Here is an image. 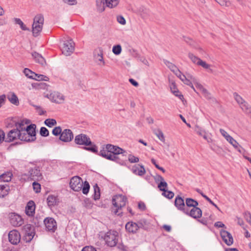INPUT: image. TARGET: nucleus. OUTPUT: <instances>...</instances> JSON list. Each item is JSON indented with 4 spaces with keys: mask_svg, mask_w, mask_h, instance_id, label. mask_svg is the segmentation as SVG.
Instances as JSON below:
<instances>
[{
    "mask_svg": "<svg viewBox=\"0 0 251 251\" xmlns=\"http://www.w3.org/2000/svg\"><path fill=\"white\" fill-rule=\"evenodd\" d=\"M25 180L27 181H38L42 179V175L39 167L34 166L30 167L26 173L22 175Z\"/></svg>",
    "mask_w": 251,
    "mask_h": 251,
    "instance_id": "f257e3e1",
    "label": "nucleus"
},
{
    "mask_svg": "<svg viewBox=\"0 0 251 251\" xmlns=\"http://www.w3.org/2000/svg\"><path fill=\"white\" fill-rule=\"evenodd\" d=\"M233 96L242 111L251 118V105L237 93H233Z\"/></svg>",
    "mask_w": 251,
    "mask_h": 251,
    "instance_id": "f03ea898",
    "label": "nucleus"
},
{
    "mask_svg": "<svg viewBox=\"0 0 251 251\" xmlns=\"http://www.w3.org/2000/svg\"><path fill=\"white\" fill-rule=\"evenodd\" d=\"M44 22V18L42 14H38L34 17L32 25V34L34 37L38 36L42 30Z\"/></svg>",
    "mask_w": 251,
    "mask_h": 251,
    "instance_id": "7ed1b4c3",
    "label": "nucleus"
},
{
    "mask_svg": "<svg viewBox=\"0 0 251 251\" xmlns=\"http://www.w3.org/2000/svg\"><path fill=\"white\" fill-rule=\"evenodd\" d=\"M127 201V199L126 197L121 195L115 196L112 199V203L114 206L116 208L113 209L114 212L115 214L120 215L121 213H119L120 210L123 207L125 206Z\"/></svg>",
    "mask_w": 251,
    "mask_h": 251,
    "instance_id": "20e7f679",
    "label": "nucleus"
},
{
    "mask_svg": "<svg viewBox=\"0 0 251 251\" xmlns=\"http://www.w3.org/2000/svg\"><path fill=\"white\" fill-rule=\"evenodd\" d=\"M99 155L107 159L115 161L116 162L119 163L122 165H124L126 164V163L124 162V160H121L119 157L111 154L110 151H108L106 147L105 148H103V149L100 151Z\"/></svg>",
    "mask_w": 251,
    "mask_h": 251,
    "instance_id": "39448f33",
    "label": "nucleus"
},
{
    "mask_svg": "<svg viewBox=\"0 0 251 251\" xmlns=\"http://www.w3.org/2000/svg\"><path fill=\"white\" fill-rule=\"evenodd\" d=\"M106 244L109 247L115 246L118 242V233L115 231L107 232L104 237Z\"/></svg>",
    "mask_w": 251,
    "mask_h": 251,
    "instance_id": "423d86ee",
    "label": "nucleus"
},
{
    "mask_svg": "<svg viewBox=\"0 0 251 251\" xmlns=\"http://www.w3.org/2000/svg\"><path fill=\"white\" fill-rule=\"evenodd\" d=\"M106 148L112 155L117 156V155L122 154L123 157H124L122 160H124L125 162L127 155V152L126 151L118 146H114L111 144H107L106 145Z\"/></svg>",
    "mask_w": 251,
    "mask_h": 251,
    "instance_id": "0eeeda50",
    "label": "nucleus"
},
{
    "mask_svg": "<svg viewBox=\"0 0 251 251\" xmlns=\"http://www.w3.org/2000/svg\"><path fill=\"white\" fill-rule=\"evenodd\" d=\"M75 43L72 39L64 41L62 47V53L66 56L70 55L75 50Z\"/></svg>",
    "mask_w": 251,
    "mask_h": 251,
    "instance_id": "6e6552de",
    "label": "nucleus"
},
{
    "mask_svg": "<svg viewBox=\"0 0 251 251\" xmlns=\"http://www.w3.org/2000/svg\"><path fill=\"white\" fill-rule=\"evenodd\" d=\"M74 141L76 144L78 145L88 146L89 145L92 144V142L89 137L82 133L75 136Z\"/></svg>",
    "mask_w": 251,
    "mask_h": 251,
    "instance_id": "1a4fd4ad",
    "label": "nucleus"
},
{
    "mask_svg": "<svg viewBox=\"0 0 251 251\" xmlns=\"http://www.w3.org/2000/svg\"><path fill=\"white\" fill-rule=\"evenodd\" d=\"M82 185L83 181L80 177L75 176L71 178L70 186L74 191L78 192L81 190Z\"/></svg>",
    "mask_w": 251,
    "mask_h": 251,
    "instance_id": "9d476101",
    "label": "nucleus"
},
{
    "mask_svg": "<svg viewBox=\"0 0 251 251\" xmlns=\"http://www.w3.org/2000/svg\"><path fill=\"white\" fill-rule=\"evenodd\" d=\"M46 229L54 232L57 228V224L55 220L51 217H47L43 221Z\"/></svg>",
    "mask_w": 251,
    "mask_h": 251,
    "instance_id": "9b49d317",
    "label": "nucleus"
},
{
    "mask_svg": "<svg viewBox=\"0 0 251 251\" xmlns=\"http://www.w3.org/2000/svg\"><path fill=\"white\" fill-rule=\"evenodd\" d=\"M9 218L10 224L14 226H20L24 223L21 216L15 213H11Z\"/></svg>",
    "mask_w": 251,
    "mask_h": 251,
    "instance_id": "f8f14e48",
    "label": "nucleus"
},
{
    "mask_svg": "<svg viewBox=\"0 0 251 251\" xmlns=\"http://www.w3.org/2000/svg\"><path fill=\"white\" fill-rule=\"evenodd\" d=\"M47 97L52 102L57 103H62L64 101V96L57 92H53L47 95Z\"/></svg>",
    "mask_w": 251,
    "mask_h": 251,
    "instance_id": "ddd939ff",
    "label": "nucleus"
},
{
    "mask_svg": "<svg viewBox=\"0 0 251 251\" xmlns=\"http://www.w3.org/2000/svg\"><path fill=\"white\" fill-rule=\"evenodd\" d=\"M74 138V134L70 129H65L62 131V133L59 137V139L64 142H70Z\"/></svg>",
    "mask_w": 251,
    "mask_h": 251,
    "instance_id": "4468645a",
    "label": "nucleus"
},
{
    "mask_svg": "<svg viewBox=\"0 0 251 251\" xmlns=\"http://www.w3.org/2000/svg\"><path fill=\"white\" fill-rule=\"evenodd\" d=\"M184 213L196 219L200 218L202 215L201 210L198 207L193 208L190 210L187 208Z\"/></svg>",
    "mask_w": 251,
    "mask_h": 251,
    "instance_id": "2eb2a0df",
    "label": "nucleus"
},
{
    "mask_svg": "<svg viewBox=\"0 0 251 251\" xmlns=\"http://www.w3.org/2000/svg\"><path fill=\"white\" fill-rule=\"evenodd\" d=\"M20 132L18 129H13L10 130L6 136V142L10 143L18 139H20Z\"/></svg>",
    "mask_w": 251,
    "mask_h": 251,
    "instance_id": "dca6fc26",
    "label": "nucleus"
},
{
    "mask_svg": "<svg viewBox=\"0 0 251 251\" xmlns=\"http://www.w3.org/2000/svg\"><path fill=\"white\" fill-rule=\"evenodd\" d=\"M8 239L11 244L17 245L20 241L21 235L18 231L13 230L9 232L8 234Z\"/></svg>",
    "mask_w": 251,
    "mask_h": 251,
    "instance_id": "f3484780",
    "label": "nucleus"
},
{
    "mask_svg": "<svg viewBox=\"0 0 251 251\" xmlns=\"http://www.w3.org/2000/svg\"><path fill=\"white\" fill-rule=\"evenodd\" d=\"M220 235L223 240L227 246H230L233 244V237L229 232L222 229L220 231Z\"/></svg>",
    "mask_w": 251,
    "mask_h": 251,
    "instance_id": "a211bd4d",
    "label": "nucleus"
},
{
    "mask_svg": "<svg viewBox=\"0 0 251 251\" xmlns=\"http://www.w3.org/2000/svg\"><path fill=\"white\" fill-rule=\"evenodd\" d=\"M227 141L240 153L243 154L246 151L231 136Z\"/></svg>",
    "mask_w": 251,
    "mask_h": 251,
    "instance_id": "6ab92c4d",
    "label": "nucleus"
},
{
    "mask_svg": "<svg viewBox=\"0 0 251 251\" xmlns=\"http://www.w3.org/2000/svg\"><path fill=\"white\" fill-rule=\"evenodd\" d=\"M175 205L178 210H181L183 212H184L186 209L185 208L184 200L179 196H177L176 197Z\"/></svg>",
    "mask_w": 251,
    "mask_h": 251,
    "instance_id": "aec40b11",
    "label": "nucleus"
},
{
    "mask_svg": "<svg viewBox=\"0 0 251 251\" xmlns=\"http://www.w3.org/2000/svg\"><path fill=\"white\" fill-rule=\"evenodd\" d=\"M131 171L134 174L140 176H143L146 173L144 166L139 164L134 165L131 169Z\"/></svg>",
    "mask_w": 251,
    "mask_h": 251,
    "instance_id": "412c9836",
    "label": "nucleus"
},
{
    "mask_svg": "<svg viewBox=\"0 0 251 251\" xmlns=\"http://www.w3.org/2000/svg\"><path fill=\"white\" fill-rule=\"evenodd\" d=\"M35 209V204L33 201H29L25 207V212L27 215L29 216H32L34 213Z\"/></svg>",
    "mask_w": 251,
    "mask_h": 251,
    "instance_id": "4be33fe9",
    "label": "nucleus"
},
{
    "mask_svg": "<svg viewBox=\"0 0 251 251\" xmlns=\"http://www.w3.org/2000/svg\"><path fill=\"white\" fill-rule=\"evenodd\" d=\"M36 139V137L29 135L27 132H20V140L27 142H33Z\"/></svg>",
    "mask_w": 251,
    "mask_h": 251,
    "instance_id": "5701e85b",
    "label": "nucleus"
},
{
    "mask_svg": "<svg viewBox=\"0 0 251 251\" xmlns=\"http://www.w3.org/2000/svg\"><path fill=\"white\" fill-rule=\"evenodd\" d=\"M126 229L131 233H136L138 230V226L136 223L128 222L126 225Z\"/></svg>",
    "mask_w": 251,
    "mask_h": 251,
    "instance_id": "b1692460",
    "label": "nucleus"
},
{
    "mask_svg": "<svg viewBox=\"0 0 251 251\" xmlns=\"http://www.w3.org/2000/svg\"><path fill=\"white\" fill-rule=\"evenodd\" d=\"M59 202L58 199L54 195H50L47 198L48 205L50 207L56 205Z\"/></svg>",
    "mask_w": 251,
    "mask_h": 251,
    "instance_id": "393cba45",
    "label": "nucleus"
},
{
    "mask_svg": "<svg viewBox=\"0 0 251 251\" xmlns=\"http://www.w3.org/2000/svg\"><path fill=\"white\" fill-rule=\"evenodd\" d=\"M32 56L37 63L40 64L42 66L46 64V61L44 58L38 52H34L32 53Z\"/></svg>",
    "mask_w": 251,
    "mask_h": 251,
    "instance_id": "a878e982",
    "label": "nucleus"
},
{
    "mask_svg": "<svg viewBox=\"0 0 251 251\" xmlns=\"http://www.w3.org/2000/svg\"><path fill=\"white\" fill-rule=\"evenodd\" d=\"M29 121L28 120H26L25 122L24 121H22L20 123H16L15 124V126L16 127L15 129H18L20 132H24V130H25L26 126L25 125L29 124Z\"/></svg>",
    "mask_w": 251,
    "mask_h": 251,
    "instance_id": "bb28decb",
    "label": "nucleus"
},
{
    "mask_svg": "<svg viewBox=\"0 0 251 251\" xmlns=\"http://www.w3.org/2000/svg\"><path fill=\"white\" fill-rule=\"evenodd\" d=\"M36 125L35 124H31L28 126H26L25 130H24L25 132H27L29 135L36 137Z\"/></svg>",
    "mask_w": 251,
    "mask_h": 251,
    "instance_id": "cd10ccee",
    "label": "nucleus"
},
{
    "mask_svg": "<svg viewBox=\"0 0 251 251\" xmlns=\"http://www.w3.org/2000/svg\"><path fill=\"white\" fill-rule=\"evenodd\" d=\"M7 98L9 101L15 105H18L19 104V101L17 96L14 93H10L7 95Z\"/></svg>",
    "mask_w": 251,
    "mask_h": 251,
    "instance_id": "c85d7f7f",
    "label": "nucleus"
},
{
    "mask_svg": "<svg viewBox=\"0 0 251 251\" xmlns=\"http://www.w3.org/2000/svg\"><path fill=\"white\" fill-rule=\"evenodd\" d=\"M119 2L120 0H105L106 6L110 8L117 7Z\"/></svg>",
    "mask_w": 251,
    "mask_h": 251,
    "instance_id": "c756f323",
    "label": "nucleus"
},
{
    "mask_svg": "<svg viewBox=\"0 0 251 251\" xmlns=\"http://www.w3.org/2000/svg\"><path fill=\"white\" fill-rule=\"evenodd\" d=\"M12 176L11 172H7L0 176V179L4 182H9L11 180Z\"/></svg>",
    "mask_w": 251,
    "mask_h": 251,
    "instance_id": "7c9ffc66",
    "label": "nucleus"
},
{
    "mask_svg": "<svg viewBox=\"0 0 251 251\" xmlns=\"http://www.w3.org/2000/svg\"><path fill=\"white\" fill-rule=\"evenodd\" d=\"M185 203L187 207H193V208L197 207L199 204V203L197 201L191 198L186 199Z\"/></svg>",
    "mask_w": 251,
    "mask_h": 251,
    "instance_id": "2f4dec72",
    "label": "nucleus"
},
{
    "mask_svg": "<svg viewBox=\"0 0 251 251\" xmlns=\"http://www.w3.org/2000/svg\"><path fill=\"white\" fill-rule=\"evenodd\" d=\"M9 190V187L7 185H0V197L3 198L6 196Z\"/></svg>",
    "mask_w": 251,
    "mask_h": 251,
    "instance_id": "473e14b6",
    "label": "nucleus"
},
{
    "mask_svg": "<svg viewBox=\"0 0 251 251\" xmlns=\"http://www.w3.org/2000/svg\"><path fill=\"white\" fill-rule=\"evenodd\" d=\"M170 89L172 93H173L176 96L179 97L180 99L183 98V96L179 94V92L174 82H172L170 85Z\"/></svg>",
    "mask_w": 251,
    "mask_h": 251,
    "instance_id": "72a5a7b5",
    "label": "nucleus"
},
{
    "mask_svg": "<svg viewBox=\"0 0 251 251\" xmlns=\"http://www.w3.org/2000/svg\"><path fill=\"white\" fill-rule=\"evenodd\" d=\"M105 0H96L97 8L99 12H102L105 9Z\"/></svg>",
    "mask_w": 251,
    "mask_h": 251,
    "instance_id": "f704fd0d",
    "label": "nucleus"
},
{
    "mask_svg": "<svg viewBox=\"0 0 251 251\" xmlns=\"http://www.w3.org/2000/svg\"><path fill=\"white\" fill-rule=\"evenodd\" d=\"M158 178L160 180V182L158 184V187L160 191L163 192L167 187V183L164 181V179L162 176H158Z\"/></svg>",
    "mask_w": 251,
    "mask_h": 251,
    "instance_id": "c9c22d12",
    "label": "nucleus"
},
{
    "mask_svg": "<svg viewBox=\"0 0 251 251\" xmlns=\"http://www.w3.org/2000/svg\"><path fill=\"white\" fill-rule=\"evenodd\" d=\"M34 231H30V232H25L24 233V240L26 242H29L33 239L34 236Z\"/></svg>",
    "mask_w": 251,
    "mask_h": 251,
    "instance_id": "e433bc0d",
    "label": "nucleus"
},
{
    "mask_svg": "<svg viewBox=\"0 0 251 251\" xmlns=\"http://www.w3.org/2000/svg\"><path fill=\"white\" fill-rule=\"evenodd\" d=\"M188 57L194 64L197 65H198L200 62L201 60V58L195 55L193 53L191 52L188 53Z\"/></svg>",
    "mask_w": 251,
    "mask_h": 251,
    "instance_id": "4c0bfd02",
    "label": "nucleus"
},
{
    "mask_svg": "<svg viewBox=\"0 0 251 251\" xmlns=\"http://www.w3.org/2000/svg\"><path fill=\"white\" fill-rule=\"evenodd\" d=\"M93 187L94 191L93 198L95 200H98L100 199V188L98 186L97 184H96Z\"/></svg>",
    "mask_w": 251,
    "mask_h": 251,
    "instance_id": "58836bf2",
    "label": "nucleus"
},
{
    "mask_svg": "<svg viewBox=\"0 0 251 251\" xmlns=\"http://www.w3.org/2000/svg\"><path fill=\"white\" fill-rule=\"evenodd\" d=\"M24 73L26 76L32 79H33V78H35L37 75V74L31 71L27 68L24 69Z\"/></svg>",
    "mask_w": 251,
    "mask_h": 251,
    "instance_id": "ea45409f",
    "label": "nucleus"
},
{
    "mask_svg": "<svg viewBox=\"0 0 251 251\" xmlns=\"http://www.w3.org/2000/svg\"><path fill=\"white\" fill-rule=\"evenodd\" d=\"M94 57L96 61H100L102 63V65H105V62L103 59V52L101 50H99V52H98L97 54H95Z\"/></svg>",
    "mask_w": 251,
    "mask_h": 251,
    "instance_id": "a19ab883",
    "label": "nucleus"
},
{
    "mask_svg": "<svg viewBox=\"0 0 251 251\" xmlns=\"http://www.w3.org/2000/svg\"><path fill=\"white\" fill-rule=\"evenodd\" d=\"M163 62L164 64L174 73L176 72V71L178 69L174 64L170 62V61L166 60H164Z\"/></svg>",
    "mask_w": 251,
    "mask_h": 251,
    "instance_id": "79ce46f5",
    "label": "nucleus"
},
{
    "mask_svg": "<svg viewBox=\"0 0 251 251\" xmlns=\"http://www.w3.org/2000/svg\"><path fill=\"white\" fill-rule=\"evenodd\" d=\"M90 189V185L88 181H85L83 182V185L82 186V191L83 194L87 195Z\"/></svg>",
    "mask_w": 251,
    "mask_h": 251,
    "instance_id": "37998d69",
    "label": "nucleus"
},
{
    "mask_svg": "<svg viewBox=\"0 0 251 251\" xmlns=\"http://www.w3.org/2000/svg\"><path fill=\"white\" fill-rule=\"evenodd\" d=\"M89 147L85 146L84 149L87 151H91L94 153L98 152V148L95 144L92 142L91 145H89Z\"/></svg>",
    "mask_w": 251,
    "mask_h": 251,
    "instance_id": "c03bdc74",
    "label": "nucleus"
},
{
    "mask_svg": "<svg viewBox=\"0 0 251 251\" xmlns=\"http://www.w3.org/2000/svg\"><path fill=\"white\" fill-rule=\"evenodd\" d=\"M14 21L16 24H18L20 25V27L23 30L29 31V29L27 28L24 23L19 18H15Z\"/></svg>",
    "mask_w": 251,
    "mask_h": 251,
    "instance_id": "a18cd8bd",
    "label": "nucleus"
},
{
    "mask_svg": "<svg viewBox=\"0 0 251 251\" xmlns=\"http://www.w3.org/2000/svg\"><path fill=\"white\" fill-rule=\"evenodd\" d=\"M44 123L47 126L50 127H52L57 124L56 120L53 119H47L45 121Z\"/></svg>",
    "mask_w": 251,
    "mask_h": 251,
    "instance_id": "49530a36",
    "label": "nucleus"
},
{
    "mask_svg": "<svg viewBox=\"0 0 251 251\" xmlns=\"http://www.w3.org/2000/svg\"><path fill=\"white\" fill-rule=\"evenodd\" d=\"M199 86L202 91V93L204 97L206 99L208 100H211L212 99L211 95L207 91L206 89L204 88L201 85H200Z\"/></svg>",
    "mask_w": 251,
    "mask_h": 251,
    "instance_id": "de8ad7c7",
    "label": "nucleus"
},
{
    "mask_svg": "<svg viewBox=\"0 0 251 251\" xmlns=\"http://www.w3.org/2000/svg\"><path fill=\"white\" fill-rule=\"evenodd\" d=\"M112 51L115 55H119L122 51V47L120 45L114 46L112 49Z\"/></svg>",
    "mask_w": 251,
    "mask_h": 251,
    "instance_id": "09e8293b",
    "label": "nucleus"
},
{
    "mask_svg": "<svg viewBox=\"0 0 251 251\" xmlns=\"http://www.w3.org/2000/svg\"><path fill=\"white\" fill-rule=\"evenodd\" d=\"M189 78H190L193 81L195 80V78L193 76L190 75L187 76V78L185 80L183 83L187 85L190 86L191 88L194 89V86L192 85L191 81L189 79Z\"/></svg>",
    "mask_w": 251,
    "mask_h": 251,
    "instance_id": "8fccbe9b",
    "label": "nucleus"
},
{
    "mask_svg": "<svg viewBox=\"0 0 251 251\" xmlns=\"http://www.w3.org/2000/svg\"><path fill=\"white\" fill-rule=\"evenodd\" d=\"M162 195L169 199H172L174 196V194L173 192L168 191L166 189L163 191Z\"/></svg>",
    "mask_w": 251,
    "mask_h": 251,
    "instance_id": "3c124183",
    "label": "nucleus"
},
{
    "mask_svg": "<svg viewBox=\"0 0 251 251\" xmlns=\"http://www.w3.org/2000/svg\"><path fill=\"white\" fill-rule=\"evenodd\" d=\"M52 134L55 136L61 135L62 133V128L60 126L55 127L52 131Z\"/></svg>",
    "mask_w": 251,
    "mask_h": 251,
    "instance_id": "603ef678",
    "label": "nucleus"
},
{
    "mask_svg": "<svg viewBox=\"0 0 251 251\" xmlns=\"http://www.w3.org/2000/svg\"><path fill=\"white\" fill-rule=\"evenodd\" d=\"M215 0L221 6L228 7L230 4V1L228 0Z\"/></svg>",
    "mask_w": 251,
    "mask_h": 251,
    "instance_id": "864d4df0",
    "label": "nucleus"
},
{
    "mask_svg": "<svg viewBox=\"0 0 251 251\" xmlns=\"http://www.w3.org/2000/svg\"><path fill=\"white\" fill-rule=\"evenodd\" d=\"M33 190L35 191L36 193H39L40 192L41 190V185L40 184L37 182V181H34L32 183Z\"/></svg>",
    "mask_w": 251,
    "mask_h": 251,
    "instance_id": "5fc2aeb1",
    "label": "nucleus"
},
{
    "mask_svg": "<svg viewBox=\"0 0 251 251\" xmlns=\"http://www.w3.org/2000/svg\"><path fill=\"white\" fill-rule=\"evenodd\" d=\"M128 160L131 163H137L139 161V159L138 157H135V156L132 154H129L128 157Z\"/></svg>",
    "mask_w": 251,
    "mask_h": 251,
    "instance_id": "6e6d98bb",
    "label": "nucleus"
},
{
    "mask_svg": "<svg viewBox=\"0 0 251 251\" xmlns=\"http://www.w3.org/2000/svg\"><path fill=\"white\" fill-rule=\"evenodd\" d=\"M198 66H201L204 69L210 70L211 72L212 71V70L210 69V65L207 64L205 61H204L202 60H201L199 64H198Z\"/></svg>",
    "mask_w": 251,
    "mask_h": 251,
    "instance_id": "4d7b16f0",
    "label": "nucleus"
},
{
    "mask_svg": "<svg viewBox=\"0 0 251 251\" xmlns=\"http://www.w3.org/2000/svg\"><path fill=\"white\" fill-rule=\"evenodd\" d=\"M40 133L42 136L47 137L49 134V131L47 128L45 127H42L40 128Z\"/></svg>",
    "mask_w": 251,
    "mask_h": 251,
    "instance_id": "13d9d810",
    "label": "nucleus"
},
{
    "mask_svg": "<svg viewBox=\"0 0 251 251\" xmlns=\"http://www.w3.org/2000/svg\"><path fill=\"white\" fill-rule=\"evenodd\" d=\"M155 135L157 136V137L160 141L163 142L165 141L164 134L161 130L159 129L157 130L155 132Z\"/></svg>",
    "mask_w": 251,
    "mask_h": 251,
    "instance_id": "bf43d9fd",
    "label": "nucleus"
},
{
    "mask_svg": "<svg viewBox=\"0 0 251 251\" xmlns=\"http://www.w3.org/2000/svg\"><path fill=\"white\" fill-rule=\"evenodd\" d=\"M195 131L198 134L201 136H202L205 133L204 130H203L202 128L197 126H195Z\"/></svg>",
    "mask_w": 251,
    "mask_h": 251,
    "instance_id": "052dcab7",
    "label": "nucleus"
},
{
    "mask_svg": "<svg viewBox=\"0 0 251 251\" xmlns=\"http://www.w3.org/2000/svg\"><path fill=\"white\" fill-rule=\"evenodd\" d=\"M184 41L190 45V46L193 47L194 48H196L195 46V42L190 38L187 37H183Z\"/></svg>",
    "mask_w": 251,
    "mask_h": 251,
    "instance_id": "680f3d73",
    "label": "nucleus"
},
{
    "mask_svg": "<svg viewBox=\"0 0 251 251\" xmlns=\"http://www.w3.org/2000/svg\"><path fill=\"white\" fill-rule=\"evenodd\" d=\"M33 79H35L38 81H40V80L47 81L49 78L47 76H46L44 75L37 74V75L35 78H33Z\"/></svg>",
    "mask_w": 251,
    "mask_h": 251,
    "instance_id": "e2e57ef3",
    "label": "nucleus"
},
{
    "mask_svg": "<svg viewBox=\"0 0 251 251\" xmlns=\"http://www.w3.org/2000/svg\"><path fill=\"white\" fill-rule=\"evenodd\" d=\"M24 233L25 232H30L32 231H34L33 227L30 224H27L24 226L23 228Z\"/></svg>",
    "mask_w": 251,
    "mask_h": 251,
    "instance_id": "0e129e2a",
    "label": "nucleus"
},
{
    "mask_svg": "<svg viewBox=\"0 0 251 251\" xmlns=\"http://www.w3.org/2000/svg\"><path fill=\"white\" fill-rule=\"evenodd\" d=\"M220 132L222 135L223 136L225 137V138L226 139V140H228V139L230 138L231 137L230 135H229L224 129H220Z\"/></svg>",
    "mask_w": 251,
    "mask_h": 251,
    "instance_id": "69168bd1",
    "label": "nucleus"
},
{
    "mask_svg": "<svg viewBox=\"0 0 251 251\" xmlns=\"http://www.w3.org/2000/svg\"><path fill=\"white\" fill-rule=\"evenodd\" d=\"M136 224L138 226V229L141 228H144L145 226L146 225V221L145 220H140L138 221Z\"/></svg>",
    "mask_w": 251,
    "mask_h": 251,
    "instance_id": "338daca9",
    "label": "nucleus"
},
{
    "mask_svg": "<svg viewBox=\"0 0 251 251\" xmlns=\"http://www.w3.org/2000/svg\"><path fill=\"white\" fill-rule=\"evenodd\" d=\"M117 21L122 25H125L126 23L125 19L122 16H118L117 17Z\"/></svg>",
    "mask_w": 251,
    "mask_h": 251,
    "instance_id": "774afa93",
    "label": "nucleus"
}]
</instances>
